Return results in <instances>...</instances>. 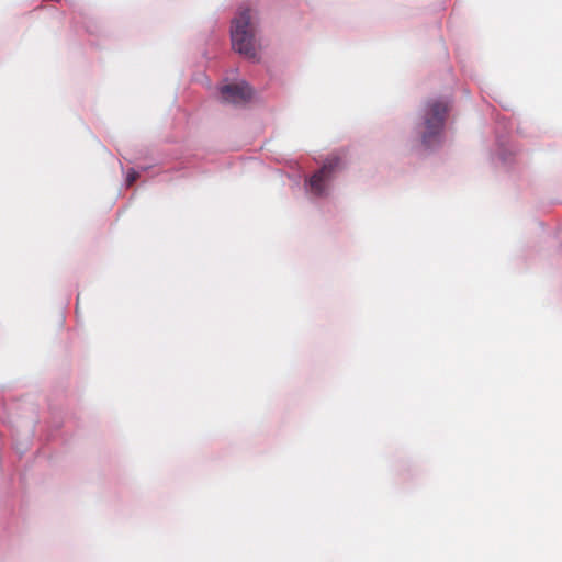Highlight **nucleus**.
<instances>
[{"mask_svg": "<svg viewBox=\"0 0 562 562\" xmlns=\"http://www.w3.org/2000/svg\"><path fill=\"white\" fill-rule=\"evenodd\" d=\"M231 36L236 52L249 59H256L255 34L249 9L239 11L233 20Z\"/></svg>", "mask_w": 562, "mask_h": 562, "instance_id": "f257e3e1", "label": "nucleus"}, {"mask_svg": "<svg viewBox=\"0 0 562 562\" xmlns=\"http://www.w3.org/2000/svg\"><path fill=\"white\" fill-rule=\"evenodd\" d=\"M447 112L448 104L443 101L432 100L427 103L422 133V140L426 146H430L437 140L443 128Z\"/></svg>", "mask_w": 562, "mask_h": 562, "instance_id": "f03ea898", "label": "nucleus"}, {"mask_svg": "<svg viewBox=\"0 0 562 562\" xmlns=\"http://www.w3.org/2000/svg\"><path fill=\"white\" fill-rule=\"evenodd\" d=\"M339 158H329L325 161L323 167L310 178V188L315 195L321 196L325 193L326 184L339 167Z\"/></svg>", "mask_w": 562, "mask_h": 562, "instance_id": "7ed1b4c3", "label": "nucleus"}, {"mask_svg": "<svg viewBox=\"0 0 562 562\" xmlns=\"http://www.w3.org/2000/svg\"><path fill=\"white\" fill-rule=\"evenodd\" d=\"M221 95L224 101L238 104L248 101L252 95V90L245 82L232 83L221 88Z\"/></svg>", "mask_w": 562, "mask_h": 562, "instance_id": "20e7f679", "label": "nucleus"}, {"mask_svg": "<svg viewBox=\"0 0 562 562\" xmlns=\"http://www.w3.org/2000/svg\"><path fill=\"white\" fill-rule=\"evenodd\" d=\"M137 178H138V172H136L135 170H130L127 173V177H126L127 184L128 186L133 184Z\"/></svg>", "mask_w": 562, "mask_h": 562, "instance_id": "39448f33", "label": "nucleus"}]
</instances>
